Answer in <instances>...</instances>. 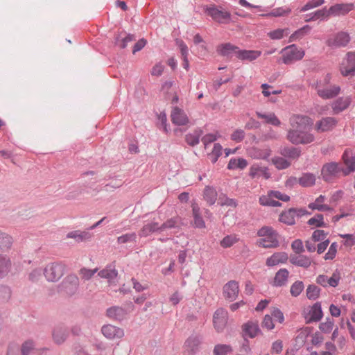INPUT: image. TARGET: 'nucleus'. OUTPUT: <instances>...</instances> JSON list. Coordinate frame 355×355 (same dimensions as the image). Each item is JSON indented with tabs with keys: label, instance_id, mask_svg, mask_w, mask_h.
I'll list each match as a JSON object with an SVG mask.
<instances>
[{
	"label": "nucleus",
	"instance_id": "nucleus-1",
	"mask_svg": "<svg viewBox=\"0 0 355 355\" xmlns=\"http://www.w3.org/2000/svg\"><path fill=\"white\" fill-rule=\"evenodd\" d=\"M291 128L288 130L286 138L293 144H308L315 140L313 134L306 131L313 124L312 119L303 115H293L289 119Z\"/></svg>",
	"mask_w": 355,
	"mask_h": 355
},
{
	"label": "nucleus",
	"instance_id": "nucleus-2",
	"mask_svg": "<svg viewBox=\"0 0 355 355\" xmlns=\"http://www.w3.org/2000/svg\"><path fill=\"white\" fill-rule=\"evenodd\" d=\"M259 239L256 245L263 248H276L279 246V234L270 226H263L257 231Z\"/></svg>",
	"mask_w": 355,
	"mask_h": 355
},
{
	"label": "nucleus",
	"instance_id": "nucleus-3",
	"mask_svg": "<svg viewBox=\"0 0 355 355\" xmlns=\"http://www.w3.org/2000/svg\"><path fill=\"white\" fill-rule=\"evenodd\" d=\"M281 53L282 54V62L286 64H290L300 60L304 56V51L294 44L286 46L282 50Z\"/></svg>",
	"mask_w": 355,
	"mask_h": 355
},
{
	"label": "nucleus",
	"instance_id": "nucleus-4",
	"mask_svg": "<svg viewBox=\"0 0 355 355\" xmlns=\"http://www.w3.org/2000/svg\"><path fill=\"white\" fill-rule=\"evenodd\" d=\"M206 12L210 16L213 20L221 24L227 23L231 18V14L222 6L211 5L207 7Z\"/></svg>",
	"mask_w": 355,
	"mask_h": 355
},
{
	"label": "nucleus",
	"instance_id": "nucleus-5",
	"mask_svg": "<svg viewBox=\"0 0 355 355\" xmlns=\"http://www.w3.org/2000/svg\"><path fill=\"white\" fill-rule=\"evenodd\" d=\"M65 266L62 263H51L44 270V275L49 282H56L64 275Z\"/></svg>",
	"mask_w": 355,
	"mask_h": 355
},
{
	"label": "nucleus",
	"instance_id": "nucleus-6",
	"mask_svg": "<svg viewBox=\"0 0 355 355\" xmlns=\"http://www.w3.org/2000/svg\"><path fill=\"white\" fill-rule=\"evenodd\" d=\"M321 174L325 181L330 182L340 175H344V168L338 163L330 162L323 166Z\"/></svg>",
	"mask_w": 355,
	"mask_h": 355
},
{
	"label": "nucleus",
	"instance_id": "nucleus-7",
	"mask_svg": "<svg viewBox=\"0 0 355 355\" xmlns=\"http://www.w3.org/2000/svg\"><path fill=\"white\" fill-rule=\"evenodd\" d=\"M303 315L306 323L320 320L323 316L320 303L316 302L313 305L305 308Z\"/></svg>",
	"mask_w": 355,
	"mask_h": 355
},
{
	"label": "nucleus",
	"instance_id": "nucleus-8",
	"mask_svg": "<svg viewBox=\"0 0 355 355\" xmlns=\"http://www.w3.org/2000/svg\"><path fill=\"white\" fill-rule=\"evenodd\" d=\"M340 71L344 76H354L355 73V53L347 54L340 65Z\"/></svg>",
	"mask_w": 355,
	"mask_h": 355
},
{
	"label": "nucleus",
	"instance_id": "nucleus-9",
	"mask_svg": "<svg viewBox=\"0 0 355 355\" xmlns=\"http://www.w3.org/2000/svg\"><path fill=\"white\" fill-rule=\"evenodd\" d=\"M338 124V120L331 116L323 117L317 121L315 124V130L318 132H325L334 130Z\"/></svg>",
	"mask_w": 355,
	"mask_h": 355
},
{
	"label": "nucleus",
	"instance_id": "nucleus-10",
	"mask_svg": "<svg viewBox=\"0 0 355 355\" xmlns=\"http://www.w3.org/2000/svg\"><path fill=\"white\" fill-rule=\"evenodd\" d=\"M227 312L224 309H218L213 316L214 328L218 332H221L225 328L227 323Z\"/></svg>",
	"mask_w": 355,
	"mask_h": 355
},
{
	"label": "nucleus",
	"instance_id": "nucleus-11",
	"mask_svg": "<svg viewBox=\"0 0 355 355\" xmlns=\"http://www.w3.org/2000/svg\"><path fill=\"white\" fill-rule=\"evenodd\" d=\"M78 278L73 275L67 276L62 282L61 290L67 295H73L78 289Z\"/></svg>",
	"mask_w": 355,
	"mask_h": 355
},
{
	"label": "nucleus",
	"instance_id": "nucleus-12",
	"mask_svg": "<svg viewBox=\"0 0 355 355\" xmlns=\"http://www.w3.org/2000/svg\"><path fill=\"white\" fill-rule=\"evenodd\" d=\"M349 42V36L347 33L340 32L330 37L327 44L332 48L341 47L346 46Z\"/></svg>",
	"mask_w": 355,
	"mask_h": 355
},
{
	"label": "nucleus",
	"instance_id": "nucleus-13",
	"mask_svg": "<svg viewBox=\"0 0 355 355\" xmlns=\"http://www.w3.org/2000/svg\"><path fill=\"white\" fill-rule=\"evenodd\" d=\"M201 339L198 336H191L184 343V348L186 355H195L199 350Z\"/></svg>",
	"mask_w": 355,
	"mask_h": 355
},
{
	"label": "nucleus",
	"instance_id": "nucleus-14",
	"mask_svg": "<svg viewBox=\"0 0 355 355\" xmlns=\"http://www.w3.org/2000/svg\"><path fill=\"white\" fill-rule=\"evenodd\" d=\"M239 292V283L234 280H231L223 286V296L225 299L230 301L234 300L236 297L238 296Z\"/></svg>",
	"mask_w": 355,
	"mask_h": 355
},
{
	"label": "nucleus",
	"instance_id": "nucleus-15",
	"mask_svg": "<svg viewBox=\"0 0 355 355\" xmlns=\"http://www.w3.org/2000/svg\"><path fill=\"white\" fill-rule=\"evenodd\" d=\"M101 332L109 340L120 339L124 336L123 329L112 324L103 326Z\"/></svg>",
	"mask_w": 355,
	"mask_h": 355
},
{
	"label": "nucleus",
	"instance_id": "nucleus-16",
	"mask_svg": "<svg viewBox=\"0 0 355 355\" xmlns=\"http://www.w3.org/2000/svg\"><path fill=\"white\" fill-rule=\"evenodd\" d=\"M343 159L346 168H344V175H347L355 171V150H346L343 155Z\"/></svg>",
	"mask_w": 355,
	"mask_h": 355
},
{
	"label": "nucleus",
	"instance_id": "nucleus-17",
	"mask_svg": "<svg viewBox=\"0 0 355 355\" xmlns=\"http://www.w3.org/2000/svg\"><path fill=\"white\" fill-rule=\"evenodd\" d=\"M340 279V273L338 272H334L330 277L324 275H318L316 278V282L324 287H327L328 286L336 287L338 286Z\"/></svg>",
	"mask_w": 355,
	"mask_h": 355
},
{
	"label": "nucleus",
	"instance_id": "nucleus-18",
	"mask_svg": "<svg viewBox=\"0 0 355 355\" xmlns=\"http://www.w3.org/2000/svg\"><path fill=\"white\" fill-rule=\"evenodd\" d=\"M249 175L252 179L263 177L268 180L270 178V173L268 167L262 166L259 164H252L249 168Z\"/></svg>",
	"mask_w": 355,
	"mask_h": 355
},
{
	"label": "nucleus",
	"instance_id": "nucleus-19",
	"mask_svg": "<svg viewBox=\"0 0 355 355\" xmlns=\"http://www.w3.org/2000/svg\"><path fill=\"white\" fill-rule=\"evenodd\" d=\"M248 155L255 159H266L270 155L272 150L269 147L260 148L258 147H252L248 149Z\"/></svg>",
	"mask_w": 355,
	"mask_h": 355
},
{
	"label": "nucleus",
	"instance_id": "nucleus-20",
	"mask_svg": "<svg viewBox=\"0 0 355 355\" xmlns=\"http://www.w3.org/2000/svg\"><path fill=\"white\" fill-rule=\"evenodd\" d=\"M171 119L173 123L177 125H184L189 123V118L185 112L178 107L173 108Z\"/></svg>",
	"mask_w": 355,
	"mask_h": 355
},
{
	"label": "nucleus",
	"instance_id": "nucleus-21",
	"mask_svg": "<svg viewBox=\"0 0 355 355\" xmlns=\"http://www.w3.org/2000/svg\"><path fill=\"white\" fill-rule=\"evenodd\" d=\"M326 198L323 195H320L314 202L309 204L308 207L312 210L319 211H333L334 208L324 203Z\"/></svg>",
	"mask_w": 355,
	"mask_h": 355
},
{
	"label": "nucleus",
	"instance_id": "nucleus-22",
	"mask_svg": "<svg viewBox=\"0 0 355 355\" xmlns=\"http://www.w3.org/2000/svg\"><path fill=\"white\" fill-rule=\"evenodd\" d=\"M354 8V5L352 3H338L331 6L329 12L335 16L345 15L352 10Z\"/></svg>",
	"mask_w": 355,
	"mask_h": 355
},
{
	"label": "nucleus",
	"instance_id": "nucleus-23",
	"mask_svg": "<svg viewBox=\"0 0 355 355\" xmlns=\"http://www.w3.org/2000/svg\"><path fill=\"white\" fill-rule=\"evenodd\" d=\"M315 89L318 96L324 99L331 98L340 92V87L336 85L331 86L329 88H322L320 85L318 84Z\"/></svg>",
	"mask_w": 355,
	"mask_h": 355
},
{
	"label": "nucleus",
	"instance_id": "nucleus-24",
	"mask_svg": "<svg viewBox=\"0 0 355 355\" xmlns=\"http://www.w3.org/2000/svg\"><path fill=\"white\" fill-rule=\"evenodd\" d=\"M288 259V254L285 252H275L266 259V264L269 267L277 266L279 263H284Z\"/></svg>",
	"mask_w": 355,
	"mask_h": 355
},
{
	"label": "nucleus",
	"instance_id": "nucleus-25",
	"mask_svg": "<svg viewBox=\"0 0 355 355\" xmlns=\"http://www.w3.org/2000/svg\"><path fill=\"white\" fill-rule=\"evenodd\" d=\"M256 115L260 119H262L264 123L267 124H270L274 126H279L281 125V121L276 116L274 112H256Z\"/></svg>",
	"mask_w": 355,
	"mask_h": 355
},
{
	"label": "nucleus",
	"instance_id": "nucleus-26",
	"mask_svg": "<svg viewBox=\"0 0 355 355\" xmlns=\"http://www.w3.org/2000/svg\"><path fill=\"white\" fill-rule=\"evenodd\" d=\"M192 207V216L193 218V225L196 228H205V222L203 220L201 213L200 208L196 202H193L191 205Z\"/></svg>",
	"mask_w": 355,
	"mask_h": 355
},
{
	"label": "nucleus",
	"instance_id": "nucleus-27",
	"mask_svg": "<svg viewBox=\"0 0 355 355\" xmlns=\"http://www.w3.org/2000/svg\"><path fill=\"white\" fill-rule=\"evenodd\" d=\"M261 55V51L257 50H240L237 51L236 58L241 60L252 62L255 60Z\"/></svg>",
	"mask_w": 355,
	"mask_h": 355
},
{
	"label": "nucleus",
	"instance_id": "nucleus-28",
	"mask_svg": "<svg viewBox=\"0 0 355 355\" xmlns=\"http://www.w3.org/2000/svg\"><path fill=\"white\" fill-rule=\"evenodd\" d=\"M351 103L349 97H342L338 98L331 104V108L334 114H338L347 109Z\"/></svg>",
	"mask_w": 355,
	"mask_h": 355
},
{
	"label": "nucleus",
	"instance_id": "nucleus-29",
	"mask_svg": "<svg viewBox=\"0 0 355 355\" xmlns=\"http://www.w3.org/2000/svg\"><path fill=\"white\" fill-rule=\"evenodd\" d=\"M156 232H160L159 224L157 222H151L144 225L139 231V235L141 237H146Z\"/></svg>",
	"mask_w": 355,
	"mask_h": 355
},
{
	"label": "nucleus",
	"instance_id": "nucleus-30",
	"mask_svg": "<svg viewBox=\"0 0 355 355\" xmlns=\"http://www.w3.org/2000/svg\"><path fill=\"white\" fill-rule=\"evenodd\" d=\"M243 331L250 338L256 337L260 332L257 322L249 321L243 325Z\"/></svg>",
	"mask_w": 355,
	"mask_h": 355
},
{
	"label": "nucleus",
	"instance_id": "nucleus-31",
	"mask_svg": "<svg viewBox=\"0 0 355 355\" xmlns=\"http://www.w3.org/2000/svg\"><path fill=\"white\" fill-rule=\"evenodd\" d=\"M67 238L73 239L76 242L80 243L90 239L92 238V234L85 231L82 232L79 230H74L69 232L67 234Z\"/></svg>",
	"mask_w": 355,
	"mask_h": 355
},
{
	"label": "nucleus",
	"instance_id": "nucleus-32",
	"mask_svg": "<svg viewBox=\"0 0 355 355\" xmlns=\"http://www.w3.org/2000/svg\"><path fill=\"white\" fill-rule=\"evenodd\" d=\"M217 192L216 189L210 186H207L203 191V199L209 205H214L217 200Z\"/></svg>",
	"mask_w": 355,
	"mask_h": 355
},
{
	"label": "nucleus",
	"instance_id": "nucleus-33",
	"mask_svg": "<svg viewBox=\"0 0 355 355\" xmlns=\"http://www.w3.org/2000/svg\"><path fill=\"white\" fill-rule=\"evenodd\" d=\"M239 47L234 46L230 43H226L220 44L217 48V51L222 55L229 56L232 53L235 54L236 56L237 51H239Z\"/></svg>",
	"mask_w": 355,
	"mask_h": 355
},
{
	"label": "nucleus",
	"instance_id": "nucleus-34",
	"mask_svg": "<svg viewBox=\"0 0 355 355\" xmlns=\"http://www.w3.org/2000/svg\"><path fill=\"white\" fill-rule=\"evenodd\" d=\"M291 262L297 266L308 268L311 263V259L306 256L298 254L291 257Z\"/></svg>",
	"mask_w": 355,
	"mask_h": 355
},
{
	"label": "nucleus",
	"instance_id": "nucleus-35",
	"mask_svg": "<svg viewBox=\"0 0 355 355\" xmlns=\"http://www.w3.org/2000/svg\"><path fill=\"white\" fill-rule=\"evenodd\" d=\"M288 271L285 268L278 270L275 276L273 285L275 286H282L284 285L288 280Z\"/></svg>",
	"mask_w": 355,
	"mask_h": 355
},
{
	"label": "nucleus",
	"instance_id": "nucleus-36",
	"mask_svg": "<svg viewBox=\"0 0 355 355\" xmlns=\"http://www.w3.org/2000/svg\"><path fill=\"white\" fill-rule=\"evenodd\" d=\"M53 339L58 343H62L67 337V333L64 327L62 326L56 327L53 331Z\"/></svg>",
	"mask_w": 355,
	"mask_h": 355
},
{
	"label": "nucleus",
	"instance_id": "nucleus-37",
	"mask_svg": "<svg viewBox=\"0 0 355 355\" xmlns=\"http://www.w3.org/2000/svg\"><path fill=\"white\" fill-rule=\"evenodd\" d=\"M295 209H290L288 211L282 212L279 216V221L288 225H292L295 223Z\"/></svg>",
	"mask_w": 355,
	"mask_h": 355
},
{
	"label": "nucleus",
	"instance_id": "nucleus-38",
	"mask_svg": "<svg viewBox=\"0 0 355 355\" xmlns=\"http://www.w3.org/2000/svg\"><path fill=\"white\" fill-rule=\"evenodd\" d=\"M311 332V329L308 327L300 329L297 331L295 340L299 346H302L305 343L306 338Z\"/></svg>",
	"mask_w": 355,
	"mask_h": 355
},
{
	"label": "nucleus",
	"instance_id": "nucleus-39",
	"mask_svg": "<svg viewBox=\"0 0 355 355\" xmlns=\"http://www.w3.org/2000/svg\"><path fill=\"white\" fill-rule=\"evenodd\" d=\"M248 166V162L244 158H232L227 164V168L234 170L236 168L243 169Z\"/></svg>",
	"mask_w": 355,
	"mask_h": 355
},
{
	"label": "nucleus",
	"instance_id": "nucleus-40",
	"mask_svg": "<svg viewBox=\"0 0 355 355\" xmlns=\"http://www.w3.org/2000/svg\"><path fill=\"white\" fill-rule=\"evenodd\" d=\"M11 263L8 258L0 254V278L7 275L10 271Z\"/></svg>",
	"mask_w": 355,
	"mask_h": 355
},
{
	"label": "nucleus",
	"instance_id": "nucleus-41",
	"mask_svg": "<svg viewBox=\"0 0 355 355\" xmlns=\"http://www.w3.org/2000/svg\"><path fill=\"white\" fill-rule=\"evenodd\" d=\"M315 182V176L312 173H304L299 178V184L304 187L313 186Z\"/></svg>",
	"mask_w": 355,
	"mask_h": 355
},
{
	"label": "nucleus",
	"instance_id": "nucleus-42",
	"mask_svg": "<svg viewBox=\"0 0 355 355\" xmlns=\"http://www.w3.org/2000/svg\"><path fill=\"white\" fill-rule=\"evenodd\" d=\"M239 241V238L236 234H230L225 236L220 242V246L223 248H230Z\"/></svg>",
	"mask_w": 355,
	"mask_h": 355
},
{
	"label": "nucleus",
	"instance_id": "nucleus-43",
	"mask_svg": "<svg viewBox=\"0 0 355 355\" xmlns=\"http://www.w3.org/2000/svg\"><path fill=\"white\" fill-rule=\"evenodd\" d=\"M98 275L102 278L107 279L109 282L111 283L113 279L116 278L117 271L111 267H107L106 268L101 270Z\"/></svg>",
	"mask_w": 355,
	"mask_h": 355
},
{
	"label": "nucleus",
	"instance_id": "nucleus-44",
	"mask_svg": "<svg viewBox=\"0 0 355 355\" xmlns=\"http://www.w3.org/2000/svg\"><path fill=\"white\" fill-rule=\"evenodd\" d=\"M232 352V346L226 344H218L215 345L213 350V354L214 355H227Z\"/></svg>",
	"mask_w": 355,
	"mask_h": 355
},
{
	"label": "nucleus",
	"instance_id": "nucleus-45",
	"mask_svg": "<svg viewBox=\"0 0 355 355\" xmlns=\"http://www.w3.org/2000/svg\"><path fill=\"white\" fill-rule=\"evenodd\" d=\"M223 147L218 144L216 143L214 145V147L211 151L208 153L209 159L211 160L212 163H216L220 156L222 155Z\"/></svg>",
	"mask_w": 355,
	"mask_h": 355
},
{
	"label": "nucleus",
	"instance_id": "nucleus-46",
	"mask_svg": "<svg viewBox=\"0 0 355 355\" xmlns=\"http://www.w3.org/2000/svg\"><path fill=\"white\" fill-rule=\"evenodd\" d=\"M107 314L110 318L120 320L123 317L125 311L122 308L114 306L108 309Z\"/></svg>",
	"mask_w": 355,
	"mask_h": 355
},
{
	"label": "nucleus",
	"instance_id": "nucleus-47",
	"mask_svg": "<svg viewBox=\"0 0 355 355\" xmlns=\"http://www.w3.org/2000/svg\"><path fill=\"white\" fill-rule=\"evenodd\" d=\"M307 223L310 226L320 227H327V224L324 221V217L322 214H318L315 216L311 218Z\"/></svg>",
	"mask_w": 355,
	"mask_h": 355
},
{
	"label": "nucleus",
	"instance_id": "nucleus-48",
	"mask_svg": "<svg viewBox=\"0 0 355 355\" xmlns=\"http://www.w3.org/2000/svg\"><path fill=\"white\" fill-rule=\"evenodd\" d=\"M272 163L278 170L286 169L290 166L291 163L281 157H275L272 159Z\"/></svg>",
	"mask_w": 355,
	"mask_h": 355
},
{
	"label": "nucleus",
	"instance_id": "nucleus-49",
	"mask_svg": "<svg viewBox=\"0 0 355 355\" xmlns=\"http://www.w3.org/2000/svg\"><path fill=\"white\" fill-rule=\"evenodd\" d=\"M289 33L288 28H278L268 33L271 40H280Z\"/></svg>",
	"mask_w": 355,
	"mask_h": 355
},
{
	"label": "nucleus",
	"instance_id": "nucleus-50",
	"mask_svg": "<svg viewBox=\"0 0 355 355\" xmlns=\"http://www.w3.org/2000/svg\"><path fill=\"white\" fill-rule=\"evenodd\" d=\"M220 137V135L218 132H213V133H208L206 134L205 136L202 137L201 141L204 145L205 148H207L208 146L214 142L218 139V138Z\"/></svg>",
	"mask_w": 355,
	"mask_h": 355
},
{
	"label": "nucleus",
	"instance_id": "nucleus-51",
	"mask_svg": "<svg viewBox=\"0 0 355 355\" xmlns=\"http://www.w3.org/2000/svg\"><path fill=\"white\" fill-rule=\"evenodd\" d=\"M311 30V27L308 25L304 26V27L300 28L293 33L289 38V42H293L298 39L302 38L304 35L308 33Z\"/></svg>",
	"mask_w": 355,
	"mask_h": 355
},
{
	"label": "nucleus",
	"instance_id": "nucleus-52",
	"mask_svg": "<svg viewBox=\"0 0 355 355\" xmlns=\"http://www.w3.org/2000/svg\"><path fill=\"white\" fill-rule=\"evenodd\" d=\"M135 40V37L133 35H128L125 37H118L116 40V44L120 48L124 49L127 46L129 42Z\"/></svg>",
	"mask_w": 355,
	"mask_h": 355
},
{
	"label": "nucleus",
	"instance_id": "nucleus-53",
	"mask_svg": "<svg viewBox=\"0 0 355 355\" xmlns=\"http://www.w3.org/2000/svg\"><path fill=\"white\" fill-rule=\"evenodd\" d=\"M331 15V13L329 12V10H327L326 9H322V10H318L317 11H315V12L312 13L311 15V17L309 18H306L304 20L305 21H313V20H316L318 19H320V18H324V17H328Z\"/></svg>",
	"mask_w": 355,
	"mask_h": 355
},
{
	"label": "nucleus",
	"instance_id": "nucleus-54",
	"mask_svg": "<svg viewBox=\"0 0 355 355\" xmlns=\"http://www.w3.org/2000/svg\"><path fill=\"white\" fill-rule=\"evenodd\" d=\"M304 286V284L301 281H296L294 282L291 287V294L293 297H297L303 291Z\"/></svg>",
	"mask_w": 355,
	"mask_h": 355
},
{
	"label": "nucleus",
	"instance_id": "nucleus-55",
	"mask_svg": "<svg viewBox=\"0 0 355 355\" xmlns=\"http://www.w3.org/2000/svg\"><path fill=\"white\" fill-rule=\"evenodd\" d=\"M320 294V288L315 285H309L306 288V296L309 300H315Z\"/></svg>",
	"mask_w": 355,
	"mask_h": 355
},
{
	"label": "nucleus",
	"instance_id": "nucleus-56",
	"mask_svg": "<svg viewBox=\"0 0 355 355\" xmlns=\"http://www.w3.org/2000/svg\"><path fill=\"white\" fill-rule=\"evenodd\" d=\"M200 132H195L193 134H189L186 136V141L187 143L193 146L197 145L200 141Z\"/></svg>",
	"mask_w": 355,
	"mask_h": 355
},
{
	"label": "nucleus",
	"instance_id": "nucleus-57",
	"mask_svg": "<svg viewBox=\"0 0 355 355\" xmlns=\"http://www.w3.org/2000/svg\"><path fill=\"white\" fill-rule=\"evenodd\" d=\"M178 223V218H172L167 220L166 222L159 225L160 232H164L168 229H172V228L175 227L177 226Z\"/></svg>",
	"mask_w": 355,
	"mask_h": 355
},
{
	"label": "nucleus",
	"instance_id": "nucleus-58",
	"mask_svg": "<svg viewBox=\"0 0 355 355\" xmlns=\"http://www.w3.org/2000/svg\"><path fill=\"white\" fill-rule=\"evenodd\" d=\"M281 154L292 159H296L300 155V150L296 148H284Z\"/></svg>",
	"mask_w": 355,
	"mask_h": 355
},
{
	"label": "nucleus",
	"instance_id": "nucleus-59",
	"mask_svg": "<svg viewBox=\"0 0 355 355\" xmlns=\"http://www.w3.org/2000/svg\"><path fill=\"white\" fill-rule=\"evenodd\" d=\"M324 0H311L307 2L302 8L300 12H306L310 9L318 7L324 3Z\"/></svg>",
	"mask_w": 355,
	"mask_h": 355
},
{
	"label": "nucleus",
	"instance_id": "nucleus-60",
	"mask_svg": "<svg viewBox=\"0 0 355 355\" xmlns=\"http://www.w3.org/2000/svg\"><path fill=\"white\" fill-rule=\"evenodd\" d=\"M334 325V321L330 318H327L324 322H322L319 328L324 333H330Z\"/></svg>",
	"mask_w": 355,
	"mask_h": 355
},
{
	"label": "nucleus",
	"instance_id": "nucleus-61",
	"mask_svg": "<svg viewBox=\"0 0 355 355\" xmlns=\"http://www.w3.org/2000/svg\"><path fill=\"white\" fill-rule=\"evenodd\" d=\"M271 318L273 319V321H277L279 323H282L284 320V317L282 312L277 308H272L270 310Z\"/></svg>",
	"mask_w": 355,
	"mask_h": 355
},
{
	"label": "nucleus",
	"instance_id": "nucleus-62",
	"mask_svg": "<svg viewBox=\"0 0 355 355\" xmlns=\"http://www.w3.org/2000/svg\"><path fill=\"white\" fill-rule=\"evenodd\" d=\"M262 89V94L264 96L268 97L271 94H279L282 92V90H271L272 87L266 83H263L261 85Z\"/></svg>",
	"mask_w": 355,
	"mask_h": 355
},
{
	"label": "nucleus",
	"instance_id": "nucleus-63",
	"mask_svg": "<svg viewBox=\"0 0 355 355\" xmlns=\"http://www.w3.org/2000/svg\"><path fill=\"white\" fill-rule=\"evenodd\" d=\"M291 11V10L290 8H277L272 10L268 15L272 17H281L288 15Z\"/></svg>",
	"mask_w": 355,
	"mask_h": 355
},
{
	"label": "nucleus",
	"instance_id": "nucleus-64",
	"mask_svg": "<svg viewBox=\"0 0 355 355\" xmlns=\"http://www.w3.org/2000/svg\"><path fill=\"white\" fill-rule=\"evenodd\" d=\"M338 245L336 243H333L330 245L328 252L324 255L326 260H332L336 255Z\"/></svg>",
	"mask_w": 355,
	"mask_h": 355
}]
</instances>
